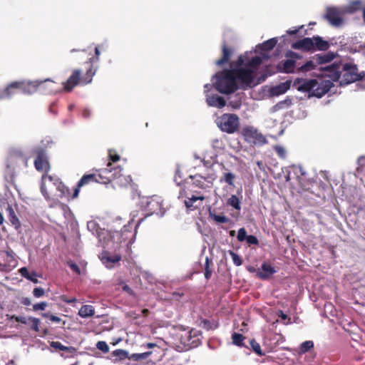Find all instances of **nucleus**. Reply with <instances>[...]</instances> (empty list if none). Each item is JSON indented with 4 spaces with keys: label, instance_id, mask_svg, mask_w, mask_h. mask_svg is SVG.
<instances>
[{
    "label": "nucleus",
    "instance_id": "nucleus-1",
    "mask_svg": "<svg viewBox=\"0 0 365 365\" xmlns=\"http://www.w3.org/2000/svg\"><path fill=\"white\" fill-rule=\"evenodd\" d=\"M261 64L260 57H253L247 61L245 56H240L236 68L224 70L212 76V78H215L213 85L218 92L223 94L255 86L267 78L265 75L259 76L258 70Z\"/></svg>",
    "mask_w": 365,
    "mask_h": 365
},
{
    "label": "nucleus",
    "instance_id": "nucleus-2",
    "mask_svg": "<svg viewBox=\"0 0 365 365\" xmlns=\"http://www.w3.org/2000/svg\"><path fill=\"white\" fill-rule=\"evenodd\" d=\"M319 73L315 74V79L297 78L294 82L297 84V89L302 92H307L310 96L321 98L327 93L333 86V82L338 81L340 74L333 66H320L318 68Z\"/></svg>",
    "mask_w": 365,
    "mask_h": 365
},
{
    "label": "nucleus",
    "instance_id": "nucleus-3",
    "mask_svg": "<svg viewBox=\"0 0 365 365\" xmlns=\"http://www.w3.org/2000/svg\"><path fill=\"white\" fill-rule=\"evenodd\" d=\"M142 204L145 205V208L148 213L143 218L138 220L136 224L134 225V230L133 232L129 230L128 228L132 226V224L134 222L135 217L137 216V215L134 213L132 214V219L129 221L128 225H124L120 232H116V235L120 237L121 242H127L128 245L133 244L135 240L137 228L143 221L145 217L153 214L163 216L165 213V211L163 210V200L159 196L154 195L150 197H147L145 201H142Z\"/></svg>",
    "mask_w": 365,
    "mask_h": 365
},
{
    "label": "nucleus",
    "instance_id": "nucleus-4",
    "mask_svg": "<svg viewBox=\"0 0 365 365\" xmlns=\"http://www.w3.org/2000/svg\"><path fill=\"white\" fill-rule=\"evenodd\" d=\"M43 81H32L25 83L24 82H14L11 83L4 91H0V99L9 98L12 94L15 93L16 91H20L26 94H31L36 91L37 87Z\"/></svg>",
    "mask_w": 365,
    "mask_h": 365
},
{
    "label": "nucleus",
    "instance_id": "nucleus-5",
    "mask_svg": "<svg viewBox=\"0 0 365 365\" xmlns=\"http://www.w3.org/2000/svg\"><path fill=\"white\" fill-rule=\"evenodd\" d=\"M331 66H334L336 71L339 72L340 78L339 80H340V85H347L359 81L361 78V75L358 73V68L355 64L350 63H344L341 66V70L336 64H332Z\"/></svg>",
    "mask_w": 365,
    "mask_h": 365
},
{
    "label": "nucleus",
    "instance_id": "nucleus-6",
    "mask_svg": "<svg viewBox=\"0 0 365 365\" xmlns=\"http://www.w3.org/2000/svg\"><path fill=\"white\" fill-rule=\"evenodd\" d=\"M121 172L120 166L113 168L111 163H108L106 168L101 169L100 175L104 176L108 181L116 180L120 186H127L132 179L130 175L123 176Z\"/></svg>",
    "mask_w": 365,
    "mask_h": 365
},
{
    "label": "nucleus",
    "instance_id": "nucleus-7",
    "mask_svg": "<svg viewBox=\"0 0 365 365\" xmlns=\"http://www.w3.org/2000/svg\"><path fill=\"white\" fill-rule=\"evenodd\" d=\"M218 128L229 134L235 133L240 127V118L234 113H225L216 120Z\"/></svg>",
    "mask_w": 365,
    "mask_h": 365
},
{
    "label": "nucleus",
    "instance_id": "nucleus-8",
    "mask_svg": "<svg viewBox=\"0 0 365 365\" xmlns=\"http://www.w3.org/2000/svg\"><path fill=\"white\" fill-rule=\"evenodd\" d=\"M242 135L249 143L260 145L267 143L265 137L254 126H245L242 130Z\"/></svg>",
    "mask_w": 365,
    "mask_h": 365
},
{
    "label": "nucleus",
    "instance_id": "nucleus-9",
    "mask_svg": "<svg viewBox=\"0 0 365 365\" xmlns=\"http://www.w3.org/2000/svg\"><path fill=\"white\" fill-rule=\"evenodd\" d=\"M56 180H59V178L47 175L42 176L41 192L45 198L48 199L49 192L52 191L53 188L56 187Z\"/></svg>",
    "mask_w": 365,
    "mask_h": 365
},
{
    "label": "nucleus",
    "instance_id": "nucleus-10",
    "mask_svg": "<svg viewBox=\"0 0 365 365\" xmlns=\"http://www.w3.org/2000/svg\"><path fill=\"white\" fill-rule=\"evenodd\" d=\"M36 158L34 160V165L38 171H48L49 170V163L48 157L45 151L41 148L35 149Z\"/></svg>",
    "mask_w": 365,
    "mask_h": 365
},
{
    "label": "nucleus",
    "instance_id": "nucleus-11",
    "mask_svg": "<svg viewBox=\"0 0 365 365\" xmlns=\"http://www.w3.org/2000/svg\"><path fill=\"white\" fill-rule=\"evenodd\" d=\"M342 11L336 7H329L324 15L325 19L334 26H339L342 22Z\"/></svg>",
    "mask_w": 365,
    "mask_h": 365
},
{
    "label": "nucleus",
    "instance_id": "nucleus-12",
    "mask_svg": "<svg viewBox=\"0 0 365 365\" xmlns=\"http://www.w3.org/2000/svg\"><path fill=\"white\" fill-rule=\"evenodd\" d=\"M277 39L276 38H270L262 43H259L256 46L255 52H259L260 56L256 57H260L262 61L269 58L267 53L268 51H271L277 44Z\"/></svg>",
    "mask_w": 365,
    "mask_h": 365
},
{
    "label": "nucleus",
    "instance_id": "nucleus-13",
    "mask_svg": "<svg viewBox=\"0 0 365 365\" xmlns=\"http://www.w3.org/2000/svg\"><path fill=\"white\" fill-rule=\"evenodd\" d=\"M292 47L294 49H301L303 51H312L314 50V40L313 38H304L292 43Z\"/></svg>",
    "mask_w": 365,
    "mask_h": 365
},
{
    "label": "nucleus",
    "instance_id": "nucleus-14",
    "mask_svg": "<svg viewBox=\"0 0 365 365\" xmlns=\"http://www.w3.org/2000/svg\"><path fill=\"white\" fill-rule=\"evenodd\" d=\"M276 272L274 267L267 262H264L262 264L261 267L258 269L257 275L262 279H267Z\"/></svg>",
    "mask_w": 365,
    "mask_h": 365
},
{
    "label": "nucleus",
    "instance_id": "nucleus-15",
    "mask_svg": "<svg viewBox=\"0 0 365 365\" xmlns=\"http://www.w3.org/2000/svg\"><path fill=\"white\" fill-rule=\"evenodd\" d=\"M200 331L195 329H192L185 334L183 336L184 343L190 346H196L200 341Z\"/></svg>",
    "mask_w": 365,
    "mask_h": 365
},
{
    "label": "nucleus",
    "instance_id": "nucleus-16",
    "mask_svg": "<svg viewBox=\"0 0 365 365\" xmlns=\"http://www.w3.org/2000/svg\"><path fill=\"white\" fill-rule=\"evenodd\" d=\"M81 73V70L79 69L73 71L72 75L68 78L67 81L63 83V89L65 91H71L73 88L78 84Z\"/></svg>",
    "mask_w": 365,
    "mask_h": 365
},
{
    "label": "nucleus",
    "instance_id": "nucleus-17",
    "mask_svg": "<svg viewBox=\"0 0 365 365\" xmlns=\"http://www.w3.org/2000/svg\"><path fill=\"white\" fill-rule=\"evenodd\" d=\"M206 102L209 106L222 108L225 106L226 101L224 98L217 95H206Z\"/></svg>",
    "mask_w": 365,
    "mask_h": 365
},
{
    "label": "nucleus",
    "instance_id": "nucleus-18",
    "mask_svg": "<svg viewBox=\"0 0 365 365\" xmlns=\"http://www.w3.org/2000/svg\"><path fill=\"white\" fill-rule=\"evenodd\" d=\"M96 181V176L93 174H88L83 175L80 180L78 182L76 187H75L73 193L72 198H75L78 197L80 188L87 184H89L90 182Z\"/></svg>",
    "mask_w": 365,
    "mask_h": 365
},
{
    "label": "nucleus",
    "instance_id": "nucleus-19",
    "mask_svg": "<svg viewBox=\"0 0 365 365\" xmlns=\"http://www.w3.org/2000/svg\"><path fill=\"white\" fill-rule=\"evenodd\" d=\"M101 260L106 267L111 268L113 264L118 262L120 260V257L119 255L110 256L108 253L105 252L102 254Z\"/></svg>",
    "mask_w": 365,
    "mask_h": 365
},
{
    "label": "nucleus",
    "instance_id": "nucleus-20",
    "mask_svg": "<svg viewBox=\"0 0 365 365\" xmlns=\"http://www.w3.org/2000/svg\"><path fill=\"white\" fill-rule=\"evenodd\" d=\"M290 88V83L286 81L281 83L279 85L274 86L270 90V93L272 96H279L285 93Z\"/></svg>",
    "mask_w": 365,
    "mask_h": 365
},
{
    "label": "nucleus",
    "instance_id": "nucleus-21",
    "mask_svg": "<svg viewBox=\"0 0 365 365\" xmlns=\"http://www.w3.org/2000/svg\"><path fill=\"white\" fill-rule=\"evenodd\" d=\"M314 40V50L326 51L329 48L328 41L322 39V37L317 36L313 37Z\"/></svg>",
    "mask_w": 365,
    "mask_h": 365
},
{
    "label": "nucleus",
    "instance_id": "nucleus-22",
    "mask_svg": "<svg viewBox=\"0 0 365 365\" xmlns=\"http://www.w3.org/2000/svg\"><path fill=\"white\" fill-rule=\"evenodd\" d=\"M6 211L8 212V219L11 223L12 225L14 226L15 229H19L21 227L20 221L16 216L14 209L11 205H8L6 208Z\"/></svg>",
    "mask_w": 365,
    "mask_h": 365
},
{
    "label": "nucleus",
    "instance_id": "nucleus-23",
    "mask_svg": "<svg viewBox=\"0 0 365 365\" xmlns=\"http://www.w3.org/2000/svg\"><path fill=\"white\" fill-rule=\"evenodd\" d=\"M205 200V197L203 195H192L190 197H187V199L185 201V206L189 209H195L198 207L200 205H195V202L198 200L202 201Z\"/></svg>",
    "mask_w": 365,
    "mask_h": 365
},
{
    "label": "nucleus",
    "instance_id": "nucleus-24",
    "mask_svg": "<svg viewBox=\"0 0 365 365\" xmlns=\"http://www.w3.org/2000/svg\"><path fill=\"white\" fill-rule=\"evenodd\" d=\"M335 57L333 52H328L323 54H317L314 56L316 62L319 64H322L331 61Z\"/></svg>",
    "mask_w": 365,
    "mask_h": 365
},
{
    "label": "nucleus",
    "instance_id": "nucleus-25",
    "mask_svg": "<svg viewBox=\"0 0 365 365\" xmlns=\"http://www.w3.org/2000/svg\"><path fill=\"white\" fill-rule=\"evenodd\" d=\"M78 314L82 318L93 317L95 314V309L91 305H83Z\"/></svg>",
    "mask_w": 365,
    "mask_h": 365
},
{
    "label": "nucleus",
    "instance_id": "nucleus-26",
    "mask_svg": "<svg viewBox=\"0 0 365 365\" xmlns=\"http://www.w3.org/2000/svg\"><path fill=\"white\" fill-rule=\"evenodd\" d=\"M56 189L59 191L60 194L58 197H68L70 194L69 189L59 180H56Z\"/></svg>",
    "mask_w": 365,
    "mask_h": 365
},
{
    "label": "nucleus",
    "instance_id": "nucleus-27",
    "mask_svg": "<svg viewBox=\"0 0 365 365\" xmlns=\"http://www.w3.org/2000/svg\"><path fill=\"white\" fill-rule=\"evenodd\" d=\"M295 61L287 59L283 63V71L285 73H292L294 71L296 65Z\"/></svg>",
    "mask_w": 365,
    "mask_h": 365
},
{
    "label": "nucleus",
    "instance_id": "nucleus-28",
    "mask_svg": "<svg viewBox=\"0 0 365 365\" xmlns=\"http://www.w3.org/2000/svg\"><path fill=\"white\" fill-rule=\"evenodd\" d=\"M227 203L237 210H240L241 209L240 200L238 197L235 195H232L231 197L228 198Z\"/></svg>",
    "mask_w": 365,
    "mask_h": 365
},
{
    "label": "nucleus",
    "instance_id": "nucleus-29",
    "mask_svg": "<svg viewBox=\"0 0 365 365\" xmlns=\"http://www.w3.org/2000/svg\"><path fill=\"white\" fill-rule=\"evenodd\" d=\"M112 355L115 357V359L113 360L114 362L128 358V352L123 349H116L113 351Z\"/></svg>",
    "mask_w": 365,
    "mask_h": 365
},
{
    "label": "nucleus",
    "instance_id": "nucleus-30",
    "mask_svg": "<svg viewBox=\"0 0 365 365\" xmlns=\"http://www.w3.org/2000/svg\"><path fill=\"white\" fill-rule=\"evenodd\" d=\"M235 179V175L230 173L227 172L223 174V177L220 178V182H225L230 186H235L234 181Z\"/></svg>",
    "mask_w": 365,
    "mask_h": 365
},
{
    "label": "nucleus",
    "instance_id": "nucleus-31",
    "mask_svg": "<svg viewBox=\"0 0 365 365\" xmlns=\"http://www.w3.org/2000/svg\"><path fill=\"white\" fill-rule=\"evenodd\" d=\"M222 52H223L222 57L215 62L216 65H217V66L223 65L224 63H227L230 58V51L225 46V45L223 46Z\"/></svg>",
    "mask_w": 365,
    "mask_h": 365
},
{
    "label": "nucleus",
    "instance_id": "nucleus-32",
    "mask_svg": "<svg viewBox=\"0 0 365 365\" xmlns=\"http://www.w3.org/2000/svg\"><path fill=\"white\" fill-rule=\"evenodd\" d=\"M209 216L218 223H227L229 222V218L224 215H216L214 212L210 211Z\"/></svg>",
    "mask_w": 365,
    "mask_h": 365
},
{
    "label": "nucleus",
    "instance_id": "nucleus-33",
    "mask_svg": "<svg viewBox=\"0 0 365 365\" xmlns=\"http://www.w3.org/2000/svg\"><path fill=\"white\" fill-rule=\"evenodd\" d=\"M232 339L233 344L240 347L245 346L243 344L245 336L242 334L235 332L232 336Z\"/></svg>",
    "mask_w": 365,
    "mask_h": 365
},
{
    "label": "nucleus",
    "instance_id": "nucleus-34",
    "mask_svg": "<svg viewBox=\"0 0 365 365\" xmlns=\"http://www.w3.org/2000/svg\"><path fill=\"white\" fill-rule=\"evenodd\" d=\"M314 347V342L312 341L308 340L302 342L299 346V352L301 354H304L309 351L311 349Z\"/></svg>",
    "mask_w": 365,
    "mask_h": 365
},
{
    "label": "nucleus",
    "instance_id": "nucleus-35",
    "mask_svg": "<svg viewBox=\"0 0 365 365\" xmlns=\"http://www.w3.org/2000/svg\"><path fill=\"white\" fill-rule=\"evenodd\" d=\"M200 325L206 330L215 329L217 327V324L214 321L211 322L208 319L202 320Z\"/></svg>",
    "mask_w": 365,
    "mask_h": 365
},
{
    "label": "nucleus",
    "instance_id": "nucleus-36",
    "mask_svg": "<svg viewBox=\"0 0 365 365\" xmlns=\"http://www.w3.org/2000/svg\"><path fill=\"white\" fill-rule=\"evenodd\" d=\"M250 346L252 350L259 356H263L264 354L262 351L261 346L255 339H252L250 341Z\"/></svg>",
    "mask_w": 365,
    "mask_h": 365
},
{
    "label": "nucleus",
    "instance_id": "nucleus-37",
    "mask_svg": "<svg viewBox=\"0 0 365 365\" xmlns=\"http://www.w3.org/2000/svg\"><path fill=\"white\" fill-rule=\"evenodd\" d=\"M190 178L194 180V184L200 187V188H205V183L203 182V180H205V178L203 177H202L201 175H195V176H190Z\"/></svg>",
    "mask_w": 365,
    "mask_h": 365
},
{
    "label": "nucleus",
    "instance_id": "nucleus-38",
    "mask_svg": "<svg viewBox=\"0 0 365 365\" xmlns=\"http://www.w3.org/2000/svg\"><path fill=\"white\" fill-rule=\"evenodd\" d=\"M298 69L302 72H306V71L314 70L315 65L314 64L313 61H309L306 62L304 65L299 67Z\"/></svg>",
    "mask_w": 365,
    "mask_h": 365
},
{
    "label": "nucleus",
    "instance_id": "nucleus-39",
    "mask_svg": "<svg viewBox=\"0 0 365 365\" xmlns=\"http://www.w3.org/2000/svg\"><path fill=\"white\" fill-rule=\"evenodd\" d=\"M229 254L231 256L233 264L239 267L242 264V260L241 257L237 254H236L235 252L230 250L229 252Z\"/></svg>",
    "mask_w": 365,
    "mask_h": 365
},
{
    "label": "nucleus",
    "instance_id": "nucleus-40",
    "mask_svg": "<svg viewBox=\"0 0 365 365\" xmlns=\"http://www.w3.org/2000/svg\"><path fill=\"white\" fill-rule=\"evenodd\" d=\"M87 229L94 235L98 232V224L94 220H90L87 222Z\"/></svg>",
    "mask_w": 365,
    "mask_h": 365
},
{
    "label": "nucleus",
    "instance_id": "nucleus-41",
    "mask_svg": "<svg viewBox=\"0 0 365 365\" xmlns=\"http://www.w3.org/2000/svg\"><path fill=\"white\" fill-rule=\"evenodd\" d=\"M151 354V351H146L140 354H133L131 359L135 361L143 360L147 359Z\"/></svg>",
    "mask_w": 365,
    "mask_h": 365
},
{
    "label": "nucleus",
    "instance_id": "nucleus-42",
    "mask_svg": "<svg viewBox=\"0 0 365 365\" xmlns=\"http://www.w3.org/2000/svg\"><path fill=\"white\" fill-rule=\"evenodd\" d=\"M357 172L359 173H365V156L359 158Z\"/></svg>",
    "mask_w": 365,
    "mask_h": 365
},
{
    "label": "nucleus",
    "instance_id": "nucleus-43",
    "mask_svg": "<svg viewBox=\"0 0 365 365\" xmlns=\"http://www.w3.org/2000/svg\"><path fill=\"white\" fill-rule=\"evenodd\" d=\"M51 346L53 348H55L56 349L61 350V351H68L70 349H73V348H72V347H68V346H63L59 341H52L51 343Z\"/></svg>",
    "mask_w": 365,
    "mask_h": 365
},
{
    "label": "nucleus",
    "instance_id": "nucleus-44",
    "mask_svg": "<svg viewBox=\"0 0 365 365\" xmlns=\"http://www.w3.org/2000/svg\"><path fill=\"white\" fill-rule=\"evenodd\" d=\"M361 4L360 1H353L344 11V12L354 13L359 9V6Z\"/></svg>",
    "mask_w": 365,
    "mask_h": 365
},
{
    "label": "nucleus",
    "instance_id": "nucleus-45",
    "mask_svg": "<svg viewBox=\"0 0 365 365\" xmlns=\"http://www.w3.org/2000/svg\"><path fill=\"white\" fill-rule=\"evenodd\" d=\"M274 150L276 151L278 156L282 159H284L287 156V152L284 147L281 145H276L274 147Z\"/></svg>",
    "mask_w": 365,
    "mask_h": 365
},
{
    "label": "nucleus",
    "instance_id": "nucleus-46",
    "mask_svg": "<svg viewBox=\"0 0 365 365\" xmlns=\"http://www.w3.org/2000/svg\"><path fill=\"white\" fill-rule=\"evenodd\" d=\"M247 231L244 227L240 228L237 232V239L239 242H243L247 237Z\"/></svg>",
    "mask_w": 365,
    "mask_h": 365
},
{
    "label": "nucleus",
    "instance_id": "nucleus-47",
    "mask_svg": "<svg viewBox=\"0 0 365 365\" xmlns=\"http://www.w3.org/2000/svg\"><path fill=\"white\" fill-rule=\"evenodd\" d=\"M96 348L103 353H107L109 351L108 345L106 344V341H99L96 344Z\"/></svg>",
    "mask_w": 365,
    "mask_h": 365
},
{
    "label": "nucleus",
    "instance_id": "nucleus-48",
    "mask_svg": "<svg viewBox=\"0 0 365 365\" xmlns=\"http://www.w3.org/2000/svg\"><path fill=\"white\" fill-rule=\"evenodd\" d=\"M29 320H30L31 322H32V327H31V329L33 330H34L35 331H39V324H40V320L37 318H35V317H30L29 318Z\"/></svg>",
    "mask_w": 365,
    "mask_h": 365
},
{
    "label": "nucleus",
    "instance_id": "nucleus-49",
    "mask_svg": "<svg viewBox=\"0 0 365 365\" xmlns=\"http://www.w3.org/2000/svg\"><path fill=\"white\" fill-rule=\"evenodd\" d=\"M245 241L249 245H257L259 244L258 239L254 235H248Z\"/></svg>",
    "mask_w": 365,
    "mask_h": 365
},
{
    "label": "nucleus",
    "instance_id": "nucleus-50",
    "mask_svg": "<svg viewBox=\"0 0 365 365\" xmlns=\"http://www.w3.org/2000/svg\"><path fill=\"white\" fill-rule=\"evenodd\" d=\"M209 259L208 257H206L205 259V277L208 279L211 277L212 271L210 269V265H209Z\"/></svg>",
    "mask_w": 365,
    "mask_h": 365
},
{
    "label": "nucleus",
    "instance_id": "nucleus-51",
    "mask_svg": "<svg viewBox=\"0 0 365 365\" xmlns=\"http://www.w3.org/2000/svg\"><path fill=\"white\" fill-rule=\"evenodd\" d=\"M100 54H101V53H100L98 47H96L95 48V55H96V56L90 58L88 59V62L89 63H91V64H93V63L98 62L99 61V56H100Z\"/></svg>",
    "mask_w": 365,
    "mask_h": 365
},
{
    "label": "nucleus",
    "instance_id": "nucleus-52",
    "mask_svg": "<svg viewBox=\"0 0 365 365\" xmlns=\"http://www.w3.org/2000/svg\"><path fill=\"white\" fill-rule=\"evenodd\" d=\"M44 293V289L41 287H36L33 290V295L36 298L41 297L42 296H43Z\"/></svg>",
    "mask_w": 365,
    "mask_h": 365
},
{
    "label": "nucleus",
    "instance_id": "nucleus-53",
    "mask_svg": "<svg viewBox=\"0 0 365 365\" xmlns=\"http://www.w3.org/2000/svg\"><path fill=\"white\" fill-rule=\"evenodd\" d=\"M47 307V303L46 302H41L40 303H36L33 305V309L34 311L38 310H44Z\"/></svg>",
    "mask_w": 365,
    "mask_h": 365
},
{
    "label": "nucleus",
    "instance_id": "nucleus-54",
    "mask_svg": "<svg viewBox=\"0 0 365 365\" xmlns=\"http://www.w3.org/2000/svg\"><path fill=\"white\" fill-rule=\"evenodd\" d=\"M44 317L48 318L51 322L59 323L61 321V319L57 316H54L52 314H50L48 313H45L43 314Z\"/></svg>",
    "mask_w": 365,
    "mask_h": 365
},
{
    "label": "nucleus",
    "instance_id": "nucleus-55",
    "mask_svg": "<svg viewBox=\"0 0 365 365\" xmlns=\"http://www.w3.org/2000/svg\"><path fill=\"white\" fill-rule=\"evenodd\" d=\"M19 273L20 274L26 278V279H29L30 278L31 275V272H29L28 269L26 267H21L20 269H19Z\"/></svg>",
    "mask_w": 365,
    "mask_h": 365
},
{
    "label": "nucleus",
    "instance_id": "nucleus-56",
    "mask_svg": "<svg viewBox=\"0 0 365 365\" xmlns=\"http://www.w3.org/2000/svg\"><path fill=\"white\" fill-rule=\"evenodd\" d=\"M11 319H14L16 320V322H20V323L24 324H26L28 323V320H29V319H27L25 317L15 316V315L12 316Z\"/></svg>",
    "mask_w": 365,
    "mask_h": 365
},
{
    "label": "nucleus",
    "instance_id": "nucleus-57",
    "mask_svg": "<svg viewBox=\"0 0 365 365\" xmlns=\"http://www.w3.org/2000/svg\"><path fill=\"white\" fill-rule=\"evenodd\" d=\"M68 266L76 273H77L78 274L81 273V269H80L79 267L76 263H74V262H68Z\"/></svg>",
    "mask_w": 365,
    "mask_h": 365
},
{
    "label": "nucleus",
    "instance_id": "nucleus-58",
    "mask_svg": "<svg viewBox=\"0 0 365 365\" xmlns=\"http://www.w3.org/2000/svg\"><path fill=\"white\" fill-rule=\"evenodd\" d=\"M96 72V69H95L94 71H93V69H92V68H90V69H88V70L87 71V72H86V75L89 77V80H88V81H87L86 82V83H91V81H92V77L95 75Z\"/></svg>",
    "mask_w": 365,
    "mask_h": 365
},
{
    "label": "nucleus",
    "instance_id": "nucleus-59",
    "mask_svg": "<svg viewBox=\"0 0 365 365\" xmlns=\"http://www.w3.org/2000/svg\"><path fill=\"white\" fill-rule=\"evenodd\" d=\"M38 277H39V275L36 272H32L30 278L28 279V280L31 281L34 284H37L38 283V280L37 279Z\"/></svg>",
    "mask_w": 365,
    "mask_h": 365
},
{
    "label": "nucleus",
    "instance_id": "nucleus-60",
    "mask_svg": "<svg viewBox=\"0 0 365 365\" xmlns=\"http://www.w3.org/2000/svg\"><path fill=\"white\" fill-rule=\"evenodd\" d=\"M194 158L195 160H200V162L204 165L205 167H208L210 165V163L208 161L205 160V159L201 158L197 154L194 155Z\"/></svg>",
    "mask_w": 365,
    "mask_h": 365
},
{
    "label": "nucleus",
    "instance_id": "nucleus-61",
    "mask_svg": "<svg viewBox=\"0 0 365 365\" xmlns=\"http://www.w3.org/2000/svg\"><path fill=\"white\" fill-rule=\"evenodd\" d=\"M212 145L214 148H221V142L218 139H214L212 140Z\"/></svg>",
    "mask_w": 365,
    "mask_h": 365
},
{
    "label": "nucleus",
    "instance_id": "nucleus-62",
    "mask_svg": "<svg viewBox=\"0 0 365 365\" xmlns=\"http://www.w3.org/2000/svg\"><path fill=\"white\" fill-rule=\"evenodd\" d=\"M82 115H83V118H89V117L91 116V110H88V109H86H86H84V110H83V113H82Z\"/></svg>",
    "mask_w": 365,
    "mask_h": 365
},
{
    "label": "nucleus",
    "instance_id": "nucleus-63",
    "mask_svg": "<svg viewBox=\"0 0 365 365\" xmlns=\"http://www.w3.org/2000/svg\"><path fill=\"white\" fill-rule=\"evenodd\" d=\"M21 303L24 304V305H26V306H29L31 304V299L28 297H24L21 300Z\"/></svg>",
    "mask_w": 365,
    "mask_h": 365
},
{
    "label": "nucleus",
    "instance_id": "nucleus-64",
    "mask_svg": "<svg viewBox=\"0 0 365 365\" xmlns=\"http://www.w3.org/2000/svg\"><path fill=\"white\" fill-rule=\"evenodd\" d=\"M302 27H303V26H300V27H299L297 29L288 30L287 31V34H289V35L296 34L299 31V29H301Z\"/></svg>",
    "mask_w": 365,
    "mask_h": 365
}]
</instances>
